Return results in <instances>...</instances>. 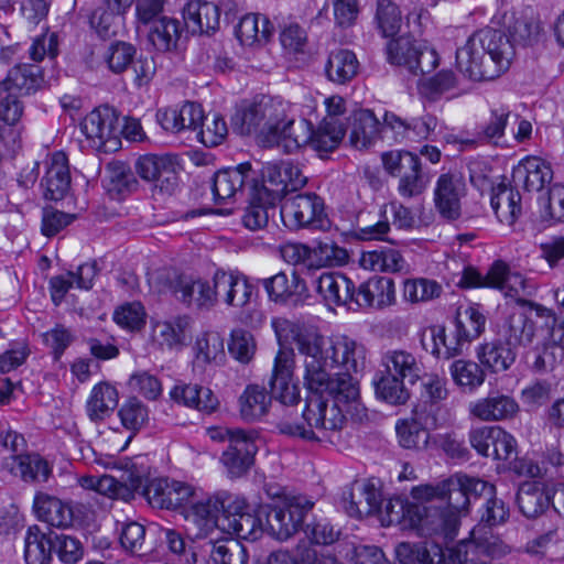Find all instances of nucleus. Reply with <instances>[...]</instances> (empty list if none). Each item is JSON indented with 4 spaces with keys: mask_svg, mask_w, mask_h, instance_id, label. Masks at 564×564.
Here are the masks:
<instances>
[{
    "mask_svg": "<svg viewBox=\"0 0 564 564\" xmlns=\"http://www.w3.org/2000/svg\"><path fill=\"white\" fill-rule=\"evenodd\" d=\"M541 220L547 226L564 224V184L555 183L541 198Z\"/></svg>",
    "mask_w": 564,
    "mask_h": 564,
    "instance_id": "obj_58",
    "label": "nucleus"
},
{
    "mask_svg": "<svg viewBox=\"0 0 564 564\" xmlns=\"http://www.w3.org/2000/svg\"><path fill=\"white\" fill-rule=\"evenodd\" d=\"M2 469L26 482H44L51 475L48 463L37 454H25L4 458Z\"/></svg>",
    "mask_w": 564,
    "mask_h": 564,
    "instance_id": "obj_30",
    "label": "nucleus"
},
{
    "mask_svg": "<svg viewBox=\"0 0 564 564\" xmlns=\"http://www.w3.org/2000/svg\"><path fill=\"white\" fill-rule=\"evenodd\" d=\"M270 301L276 304H297L308 297V289L304 279L295 271L288 274L283 271L260 280Z\"/></svg>",
    "mask_w": 564,
    "mask_h": 564,
    "instance_id": "obj_19",
    "label": "nucleus"
},
{
    "mask_svg": "<svg viewBox=\"0 0 564 564\" xmlns=\"http://www.w3.org/2000/svg\"><path fill=\"white\" fill-rule=\"evenodd\" d=\"M196 487L164 478L153 479L144 489V496L150 505L161 509H180L184 511Z\"/></svg>",
    "mask_w": 564,
    "mask_h": 564,
    "instance_id": "obj_14",
    "label": "nucleus"
},
{
    "mask_svg": "<svg viewBox=\"0 0 564 564\" xmlns=\"http://www.w3.org/2000/svg\"><path fill=\"white\" fill-rule=\"evenodd\" d=\"M512 178L517 186H522L528 192H540L553 180V170L545 160L531 156L513 170Z\"/></svg>",
    "mask_w": 564,
    "mask_h": 564,
    "instance_id": "obj_27",
    "label": "nucleus"
},
{
    "mask_svg": "<svg viewBox=\"0 0 564 564\" xmlns=\"http://www.w3.org/2000/svg\"><path fill=\"white\" fill-rule=\"evenodd\" d=\"M469 536L442 553L445 564H494L511 553V547L501 539Z\"/></svg>",
    "mask_w": 564,
    "mask_h": 564,
    "instance_id": "obj_9",
    "label": "nucleus"
},
{
    "mask_svg": "<svg viewBox=\"0 0 564 564\" xmlns=\"http://www.w3.org/2000/svg\"><path fill=\"white\" fill-rule=\"evenodd\" d=\"M382 499L380 491L370 482L356 481L343 492L341 507L349 517L364 518L378 512Z\"/></svg>",
    "mask_w": 564,
    "mask_h": 564,
    "instance_id": "obj_22",
    "label": "nucleus"
},
{
    "mask_svg": "<svg viewBox=\"0 0 564 564\" xmlns=\"http://www.w3.org/2000/svg\"><path fill=\"white\" fill-rule=\"evenodd\" d=\"M384 171L399 178L398 192L404 198L421 195L427 184L420 158L405 150H392L381 154Z\"/></svg>",
    "mask_w": 564,
    "mask_h": 564,
    "instance_id": "obj_7",
    "label": "nucleus"
},
{
    "mask_svg": "<svg viewBox=\"0 0 564 564\" xmlns=\"http://www.w3.org/2000/svg\"><path fill=\"white\" fill-rule=\"evenodd\" d=\"M171 399L187 408L210 413L217 405L218 400L209 388L192 383H180L170 391Z\"/></svg>",
    "mask_w": 564,
    "mask_h": 564,
    "instance_id": "obj_37",
    "label": "nucleus"
},
{
    "mask_svg": "<svg viewBox=\"0 0 564 564\" xmlns=\"http://www.w3.org/2000/svg\"><path fill=\"white\" fill-rule=\"evenodd\" d=\"M41 186L44 198L50 200H61L68 193L70 174L67 158L63 152L54 153L46 162V171Z\"/></svg>",
    "mask_w": 564,
    "mask_h": 564,
    "instance_id": "obj_26",
    "label": "nucleus"
},
{
    "mask_svg": "<svg viewBox=\"0 0 564 564\" xmlns=\"http://www.w3.org/2000/svg\"><path fill=\"white\" fill-rule=\"evenodd\" d=\"M274 26L268 17L249 13L242 17L236 28V36L242 45L265 43L272 36Z\"/></svg>",
    "mask_w": 564,
    "mask_h": 564,
    "instance_id": "obj_40",
    "label": "nucleus"
},
{
    "mask_svg": "<svg viewBox=\"0 0 564 564\" xmlns=\"http://www.w3.org/2000/svg\"><path fill=\"white\" fill-rule=\"evenodd\" d=\"M490 205L501 224L513 225L522 214L521 195L514 187L499 184L492 188Z\"/></svg>",
    "mask_w": 564,
    "mask_h": 564,
    "instance_id": "obj_36",
    "label": "nucleus"
},
{
    "mask_svg": "<svg viewBox=\"0 0 564 564\" xmlns=\"http://www.w3.org/2000/svg\"><path fill=\"white\" fill-rule=\"evenodd\" d=\"M183 18L193 32H215L219 28V7L207 1L191 0L183 9Z\"/></svg>",
    "mask_w": 564,
    "mask_h": 564,
    "instance_id": "obj_32",
    "label": "nucleus"
},
{
    "mask_svg": "<svg viewBox=\"0 0 564 564\" xmlns=\"http://www.w3.org/2000/svg\"><path fill=\"white\" fill-rule=\"evenodd\" d=\"M80 130L96 148L100 149L113 139L115 117L109 108H97L84 118Z\"/></svg>",
    "mask_w": 564,
    "mask_h": 564,
    "instance_id": "obj_35",
    "label": "nucleus"
},
{
    "mask_svg": "<svg viewBox=\"0 0 564 564\" xmlns=\"http://www.w3.org/2000/svg\"><path fill=\"white\" fill-rule=\"evenodd\" d=\"M102 186L111 199L120 200L135 192L139 182L127 163L112 161L106 165Z\"/></svg>",
    "mask_w": 564,
    "mask_h": 564,
    "instance_id": "obj_29",
    "label": "nucleus"
},
{
    "mask_svg": "<svg viewBox=\"0 0 564 564\" xmlns=\"http://www.w3.org/2000/svg\"><path fill=\"white\" fill-rule=\"evenodd\" d=\"M415 499H436L445 509L459 519L460 511L467 509L469 499L458 477L455 475L437 486H419L412 489Z\"/></svg>",
    "mask_w": 564,
    "mask_h": 564,
    "instance_id": "obj_18",
    "label": "nucleus"
},
{
    "mask_svg": "<svg viewBox=\"0 0 564 564\" xmlns=\"http://www.w3.org/2000/svg\"><path fill=\"white\" fill-rule=\"evenodd\" d=\"M145 31L150 43L160 52H169L176 47L181 35V23L170 17L161 18L147 25Z\"/></svg>",
    "mask_w": 564,
    "mask_h": 564,
    "instance_id": "obj_48",
    "label": "nucleus"
},
{
    "mask_svg": "<svg viewBox=\"0 0 564 564\" xmlns=\"http://www.w3.org/2000/svg\"><path fill=\"white\" fill-rule=\"evenodd\" d=\"M155 117L165 131L178 133L183 130L196 131L200 128L204 112L200 105L186 101L180 108H161L156 111Z\"/></svg>",
    "mask_w": 564,
    "mask_h": 564,
    "instance_id": "obj_23",
    "label": "nucleus"
},
{
    "mask_svg": "<svg viewBox=\"0 0 564 564\" xmlns=\"http://www.w3.org/2000/svg\"><path fill=\"white\" fill-rule=\"evenodd\" d=\"M432 348L431 354L437 359H451L463 354L466 345L456 332L452 329L446 332L444 326H433L431 328Z\"/></svg>",
    "mask_w": 564,
    "mask_h": 564,
    "instance_id": "obj_55",
    "label": "nucleus"
},
{
    "mask_svg": "<svg viewBox=\"0 0 564 564\" xmlns=\"http://www.w3.org/2000/svg\"><path fill=\"white\" fill-rule=\"evenodd\" d=\"M279 343L292 339L304 356V386L321 389L326 380L327 367H341L358 372L365 368L366 349L347 336L325 337L316 327L284 317L272 319Z\"/></svg>",
    "mask_w": 564,
    "mask_h": 564,
    "instance_id": "obj_1",
    "label": "nucleus"
},
{
    "mask_svg": "<svg viewBox=\"0 0 564 564\" xmlns=\"http://www.w3.org/2000/svg\"><path fill=\"white\" fill-rule=\"evenodd\" d=\"M360 263L365 269L382 272H399L405 265L401 253L392 248L364 252Z\"/></svg>",
    "mask_w": 564,
    "mask_h": 564,
    "instance_id": "obj_53",
    "label": "nucleus"
},
{
    "mask_svg": "<svg viewBox=\"0 0 564 564\" xmlns=\"http://www.w3.org/2000/svg\"><path fill=\"white\" fill-rule=\"evenodd\" d=\"M442 285L435 280L425 278L404 281L403 297L411 303L427 302L441 296Z\"/></svg>",
    "mask_w": 564,
    "mask_h": 564,
    "instance_id": "obj_61",
    "label": "nucleus"
},
{
    "mask_svg": "<svg viewBox=\"0 0 564 564\" xmlns=\"http://www.w3.org/2000/svg\"><path fill=\"white\" fill-rule=\"evenodd\" d=\"M37 518L56 528H68L73 523V509L68 503L44 492H37L33 502Z\"/></svg>",
    "mask_w": 564,
    "mask_h": 564,
    "instance_id": "obj_34",
    "label": "nucleus"
},
{
    "mask_svg": "<svg viewBox=\"0 0 564 564\" xmlns=\"http://www.w3.org/2000/svg\"><path fill=\"white\" fill-rule=\"evenodd\" d=\"M247 508L245 499L231 497L226 513L223 514L221 530L238 539L256 541L265 532L264 523L261 518L246 511Z\"/></svg>",
    "mask_w": 564,
    "mask_h": 564,
    "instance_id": "obj_15",
    "label": "nucleus"
},
{
    "mask_svg": "<svg viewBox=\"0 0 564 564\" xmlns=\"http://www.w3.org/2000/svg\"><path fill=\"white\" fill-rule=\"evenodd\" d=\"M187 326V317L155 322L152 327L153 340L163 348L180 350L186 341Z\"/></svg>",
    "mask_w": 564,
    "mask_h": 564,
    "instance_id": "obj_47",
    "label": "nucleus"
},
{
    "mask_svg": "<svg viewBox=\"0 0 564 564\" xmlns=\"http://www.w3.org/2000/svg\"><path fill=\"white\" fill-rule=\"evenodd\" d=\"M427 500V512L423 520L422 534L453 539L457 532L458 518L445 509L436 499Z\"/></svg>",
    "mask_w": 564,
    "mask_h": 564,
    "instance_id": "obj_33",
    "label": "nucleus"
},
{
    "mask_svg": "<svg viewBox=\"0 0 564 564\" xmlns=\"http://www.w3.org/2000/svg\"><path fill=\"white\" fill-rule=\"evenodd\" d=\"M135 55L137 48L133 44L124 41H115L102 53V62L111 73L119 75L131 66Z\"/></svg>",
    "mask_w": 564,
    "mask_h": 564,
    "instance_id": "obj_57",
    "label": "nucleus"
},
{
    "mask_svg": "<svg viewBox=\"0 0 564 564\" xmlns=\"http://www.w3.org/2000/svg\"><path fill=\"white\" fill-rule=\"evenodd\" d=\"M349 142L357 150H364L371 147L380 131V123L378 119L368 109L354 111L349 117Z\"/></svg>",
    "mask_w": 564,
    "mask_h": 564,
    "instance_id": "obj_38",
    "label": "nucleus"
},
{
    "mask_svg": "<svg viewBox=\"0 0 564 564\" xmlns=\"http://www.w3.org/2000/svg\"><path fill=\"white\" fill-rule=\"evenodd\" d=\"M423 375V364L411 351L389 349L382 354L373 378L376 395L392 405L404 404L410 399L406 383L415 384Z\"/></svg>",
    "mask_w": 564,
    "mask_h": 564,
    "instance_id": "obj_5",
    "label": "nucleus"
},
{
    "mask_svg": "<svg viewBox=\"0 0 564 564\" xmlns=\"http://www.w3.org/2000/svg\"><path fill=\"white\" fill-rule=\"evenodd\" d=\"M229 500L231 496L226 492L207 495L196 488L182 514L197 528V536H207L216 528L221 530L223 514L226 513Z\"/></svg>",
    "mask_w": 564,
    "mask_h": 564,
    "instance_id": "obj_8",
    "label": "nucleus"
},
{
    "mask_svg": "<svg viewBox=\"0 0 564 564\" xmlns=\"http://www.w3.org/2000/svg\"><path fill=\"white\" fill-rule=\"evenodd\" d=\"M477 356L484 367L497 373L508 370L516 361L517 354L507 341L494 340L482 344Z\"/></svg>",
    "mask_w": 564,
    "mask_h": 564,
    "instance_id": "obj_43",
    "label": "nucleus"
},
{
    "mask_svg": "<svg viewBox=\"0 0 564 564\" xmlns=\"http://www.w3.org/2000/svg\"><path fill=\"white\" fill-rule=\"evenodd\" d=\"M513 57L514 46L509 35L492 28L474 32L456 51L459 70L475 82L499 77L509 69Z\"/></svg>",
    "mask_w": 564,
    "mask_h": 564,
    "instance_id": "obj_3",
    "label": "nucleus"
},
{
    "mask_svg": "<svg viewBox=\"0 0 564 564\" xmlns=\"http://www.w3.org/2000/svg\"><path fill=\"white\" fill-rule=\"evenodd\" d=\"M256 438L257 433L253 431L237 430L230 444L223 452L220 462L231 478L243 476L253 465L258 451Z\"/></svg>",
    "mask_w": 564,
    "mask_h": 564,
    "instance_id": "obj_13",
    "label": "nucleus"
},
{
    "mask_svg": "<svg viewBox=\"0 0 564 564\" xmlns=\"http://www.w3.org/2000/svg\"><path fill=\"white\" fill-rule=\"evenodd\" d=\"M264 197L258 184L251 186L250 203L242 215V224L250 230H259L268 225L270 216L275 213L278 202Z\"/></svg>",
    "mask_w": 564,
    "mask_h": 564,
    "instance_id": "obj_39",
    "label": "nucleus"
},
{
    "mask_svg": "<svg viewBox=\"0 0 564 564\" xmlns=\"http://www.w3.org/2000/svg\"><path fill=\"white\" fill-rule=\"evenodd\" d=\"M399 444L406 449H424L430 441V432L416 420H404L395 425Z\"/></svg>",
    "mask_w": 564,
    "mask_h": 564,
    "instance_id": "obj_60",
    "label": "nucleus"
},
{
    "mask_svg": "<svg viewBox=\"0 0 564 564\" xmlns=\"http://www.w3.org/2000/svg\"><path fill=\"white\" fill-rule=\"evenodd\" d=\"M348 252L333 241H319L310 248L306 258V268L317 270L322 268L339 267L348 262Z\"/></svg>",
    "mask_w": 564,
    "mask_h": 564,
    "instance_id": "obj_49",
    "label": "nucleus"
},
{
    "mask_svg": "<svg viewBox=\"0 0 564 564\" xmlns=\"http://www.w3.org/2000/svg\"><path fill=\"white\" fill-rule=\"evenodd\" d=\"M346 412L344 408L330 403L324 395L310 392L302 414L304 423L293 424L281 420L276 427L281 434L289 436L337 444L347 425Z\"/></svg>",
    "mask_w": 564,
    "mask_h": 564,
    "instance_id": "obj_4",
    "label": "nucleus"
},
{
    "mask_svg": "<svg viewBox=\"0 0 564 564\" xmlns=\"http://www.w3.org/2000/svg\"><path fill=\"white\" fill-rule=\"evenodd\" d=\"M257 184L256 175L249 162L215 173L213 178V195L216 203H225L243 193V188Z\"/></svg>",
    "mask_w": 564,
    "mask_h": 564,
    "instance_id": "obj_17",
    "label": "nucleus"
},
{
    "mask_svg": "<svg viewBox=\"0 0 564 564\" xmlns=\"http://www.w3.org/2000/svg\"><path fill=\"white\" fill-rule=\"evenodd\" d=\"M178 300L187 305L209 308L215 305L212 282L180 280L174 289Z\"/></svg>",
    "mask_w": 564,
    "mask_h": 564,
    "instance_id": "obj_51",
    "label": "nucleus"
},
{
    "mask_svg": "<svg viewBox=\"0 0 564 564\" xmlns=\"http://www.w3.org/2000/svg\"><path fill=\"white\" fill-rule=\"evenodd\" d=\"M376 21L384 37H393L401 30V11L399 7L390 0H378Z\"/></svg>",
    "mask_w": 564,
    "mask_h": 564,
    "instance_id": "obj_63",
    "label": "nucleus"
},
{
    "mask_svg": "<svg viewBox=\"0 0 564 564\" xmlns=\"http://www.w3.org/2000/svg\"><path fill=\"white\" fill-rule=\"evenodd\" d=\"M119 393L108 382L96 384L87 401V413L91 421H101L118 405Z\"/></svg>",
    "mask_w": 564,
    "mask_h": 564,
    "instance_id": "obj_50",
    "label": "nucleus"
},
{
    "mask_svg": "<svg viewBox=\"0 0 564 564\" xmlns=\"http://www.w3.org/2000/svg\"><path fill=\"white\" fill-rule=\"evenodd\" d=\"M118 415L124 429L137 433L149 422V409L138 398H129L119 409Z\"/></svg>",
    "mask_w": 564,
    "mask_h": 564,
    "instance_id": "obj_62",
    "label": "nucleus"
},
{
    "mask_svg": "<svg viewBox=\"0 0 564 564\" xmlns=\"http://www.w3.org/2000/svg\"><path fill=\"white\" fill-rule=\"evenodd\" d=\"M478 523L473 528L471 536H479L478 539H500L492 534L491 530L506 523L510 516L509 507L502 499L496 496V492L486 498L479 510Z\"/></svg>",
    "mask_w": 564,
    "mask_h": 564,
    "instance_id": "obj_31",
    "label": "nucleus"
},
{
    "mask_svg": "<svg viewBox=\"0 0 564 564\" xmlns=\"http://www.w3.org/2000/svg\"><path fill=\"white\" fill-rule=\"evenodd\" d=\"M345 373H337L330 377L326 373V380L321 389H307L308 392H317L329 399V402L349 411L360 401V390L358 381L350 375L351 371L345 370Z\"/></svg>",
    "mask_w": 564,
    "mask_h": 564,
    "instance_id": "obj_21",
    "label": "nucleus"
},
{
    "mask_svg": "<svg viewBox=\"0 0 564 564\" xmlns=\"http://www.w3.org/2000/svg\"><path fill=\"white\" fill-rule=\"evenodd\" d=\"M535 336V323L523 313L509 316L506 327V340L513 348L530 345Z\"/></svg>",
    "mask_w": 564,
    "mask_h": 564,
    "instance_id": "obj_59",
    "label": "nucleus"
},
{
    "mask_svg": "<svg viewBox=\"0 0 564 564\" xmlns=\"http://www.w3.org/2000/svg\"><path fill=\"white\" fill-rule=\"evenodd\" d=\"M280 217L290 230L321 227L325 217L324 200L312 192L288 196L282 199Z\"/></svg>",
    "mask_w": 564,
    "mask_h": 564,
    "instance_id": "obj_10",
    "label": "nucleus"
},
{
    "mask_svg": "<svg viewBox=\"0 0 564 564\" xmlns=\"http://www.w3.org/2000/svg\"><path fill=\"white\" fill-rule=\"evenodd\" d=\"M395 303L394 282L388 276H373L362 282L355 291L357 307L384 308Z\"/></svg>",
    "mask_w": 564,
    "mask_h": 564,
    "instance_id": "obj_25",
    "label": "nucleus"
},
{
    "mask_svg": "<svg viewBox=\"0 0 564 564\" xmlns=\"http://www.w3.org/2000/svg\"><path fill=\"white\" fill-rule=\"evenodd\" d=\"M194 362L198 367L220 365L225 359V344L223 336L215 330L199 334L193 346Z\"/></svg>",
    "mask_w": 564,
    "mask_h": 564,
    "instance_id": "obj_42",
    "label": "nucleus"
},
{
    "mask_svg": "<svg viewBox=\"0 0 564 564\" xmlns=\"http://www.w3.org/2000/svg\"><path fill=\"white\" fill-rule=\"evenodd\" d=\"M261 175L263 184L258 185L265 198L271 202H281L288 194L302 188L307 183V177L300 166L292 161L268 162L262 166Z\"/></svg>",
    "mask_w": 564,
    "mask_h": 564,
    "instance_id": "obj_11",
    "label": "nucleus"
},
{
    "mask_svg": "<svg viewBox=\"0 0 564 564\" xmlns=\"http://www.w3.org/2000/svg\"><path fill=\"white\" fill-rule=\"evenodd\" d=\"M467 194L464 175L458 171L442 173L435 183L433 203L440 218L454 223L463 215V198Z\"/></svg>",
    "mask_w": 564,
    "mask_h": 564,
    "instance_id": "obj_12",
    "label": "nucleus"
},
{
    "mask_svg": "<svg viewBox=\"0 0 564 564\" xmlns=\"http://www.w3.org/2000/svg\"><path fill=\"white\" fill-rule=\"evenodd\" d=\"M358 67L359 63L354 52L344 48L335 50L328 55L325 75L328 80L343 85L357 75Z\"/></svg>",
    "mask_w": 564,
    "mask_h": 564,
    "instance_id": "obj_46",
    "label": "nucleus"
},
{
    "mask_svg": "<svg viewBox=\"0 0 564 564\" xmlns=\"http://www.w3.org/2000/svg\"><path fill=\"white\" fill-rule=\"evenodd\" d=\"M316 292L327 305L352 307L355 283L339 272H324L315 280Z\"/></svg>",
    "mask_w": 564,
    "mask_h": 564,
    "instance_id": "obj_24",
    "label": "nucleus"
},
{
    "mask_svg": "<svg viewBox=\"0 0 564 564\" xmlns=\"http://www.w3.org/2000/svg\"><path fill=\"white\" fill-rule=\"evenodd\" d=\"M271 400L263 387L249 384L239 399L242 419L248 422L260 420L268 413Z\"/></svg>",
    "mask_w": 564,
    "mask_h": 564,
    "instance_id": "obj_52",
    "label": "nucleus"
},
{
    "mask_svg": "<svg viewBox=\"0 0 564 564\" xmlns=\"http://www.w3.org/2000/svg\"><path fill=\"white\" fill-rule=\"evenodd\" d=\"M231 126L240 135H254L262 147H281L288 154L297 151L308 131L306 119L296 120L288 101L267 95L241 101L231 117Z\"/></svg>",
    "mask_w": 564,
    "mask_h": 564,
    "instance_id": "obj_2",
    "label": "nucleus"
},
{
    "mask_svg": "<svg viewBox=\"0 0 564 564\" xmlns=\"http://www.w3.org/2000/svg\"><path fill=\"white\" fill-rule=\"evenodd\" d=\"M307 139L297 145H310L321 158L336 150L345 135V128L341 122L322 120L318 128L313 130L312 123L306 120Z\"/></svg>",
    "mask_w": 564,
    "mask_h": 564,
    "instance_id": "obj_28",
    "label": "nucleus"
},
{
    "mask_svg": "<svg viewBox=\"0 0 564 564\" xmlns=\"http://www.w3.org/2000/svg\"><path fill=\"white\" fill-rule=\"evenodd\" d=\"M516 501L520 512L531 519L542 514L547 509L551 500L541 484L525 481L519 487Z\"/></svg>",
    "mask_w": 564,
    "mask_h": 564,
    "instance_id": "obj_45",
    "label": "nucleus"
},
{
    "mask_svg": "<svg viewBox=\"0 0 564 564\" xmlns=\"http://www.w3.org/2000/svg\"><path fill=\"white\" fill-rule=\"evenodd\" d=\"M53 552V532H43L39 525L29 527L24 536L26 564H48Z\"/></svg>",
    "mask_w": 564,
    "mask_h": 564,
    "instance_id": "obj_44",
    "label": "nucleus"
},
{
    "mask_svg": "<svg viewBox=\"0 0 564 564\" xmlns=\"http://www.w3.org/2000/svg\"><path fill=\"white\" fill-rule=\"evenodd\" d=\"M469 414L482 422L512 420L520 411L517 400L499 391L469 403Z\"/></svg>",
    "mask_w": 564,
    "mask_h": 564,
    "instance_id": "obj_20",
    "label": "nucleus"
},
{
    "mask_svg": "<svg viewBox=\"0 0 564 564\" xmlns=\"http://www.w3.org/2000/svg\"><path fill=\"white\" fill-rule=\"evenodd\" d=\"M210 558L214 564H247L248 554L238 540H227L223 543L212 544Z\"/></svg>",
    "mask_w": 564,
    "mask_h": 564,
    "instance_id": "obj_64",
    "label": "nucleus"
},
{
    "mask_svg": "<svg viewBox=\"0 0 564 564\" xmlns=\"http://www.w3.org/2000/svg\"><path fill=\"white\" fill-rule=\"evenodd\" d=\"M453 325L456 336L460 337V339L467 345L478 338L484 332L486 316L478 307L469 306L464 312L457 313Z\"/></svg>",
    "mask_w": 564,
    "mask_h": 564,
    "instance_id": "obj_54",
    "label": "nucleus"
},
{
    "mask_svg": "<svg viewBox=\"0 0 564 564\" xmlns=\"http://www.w3.org/2000/svg\"><path fill=\"white\" fill-rule=\"evenodd\" d=\"M510 115L511 112L508 108L492 109L488 120L476 127L474 138L465 139L462 143L468 145L491 143L497 145L505 135Z\"/></svg>",
    "mask_w": 564,
    "mask_h": 564,
    "instance_id": "obj_41",
    "label": "nucleus"
},
{
    "mask_svg": "<svg viewBox=\"0 0 564 564\" xmlns=\"http://www.w3.org/2000/svg\"><path fill=\"white\" fill-rule=\"evenodd\" d=\"M449 372L453 381L466 392H474L486 378L477 362L465 359L455 360L449 367Z\"/></svg>",
    "mask_w": 564,
    "mask_h": 564,
    "instance_id": "obj_56",
    "label": "nucleus"
},
{
    "mask_svg": "<svg viewBox=\"0 0 564 564\" xmlns=\"http://www.w3.org/2000/svg\"><path fill=\"white\" fill-rule=\"evenodd\" d=\"M315 502L305 496H291L281 505L268 507L264 531L279 541H285L295 534L304 523Z\"/></svg>",
    "mask_w": 564,
    "mask_h": 564,
    "instance_id": "obj_6",
    "label": "nucleus"
},
{
    "mask_svg": "<svg viewBox=\"0 0 564 564\" xmlns=\"http://www.w3.org/2000/svg\"><path fill=\"white\" fill-rule=\"evenodd\" d=\"M489 284L500 290L505 296L516 301L521 306L530 303L529 297L535 293V284L521 273L510 272L503 261H496L489 269Z\"/></svg>",
    "mask_w": 564,
    "mask_h": 564,
    "instance_id": "obj_16",
    "label": "nucleus"
}]
</instances>
